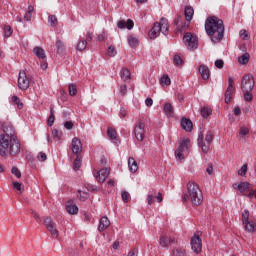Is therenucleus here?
<instances>
[{
	"label": "nucleus",
	"mask_w": 256,
	"mask_h": 256,
	"mask_svg": "<svg viewBox=\"0 0 256 256\" xmlns=\"http://www.w3.org/2000/svg\"><path fill=\"white\" fill-rule=\"evenodd\" d=\"M109 173H111L109 168H102L100 171H93V175L98 183H105L106 179L109 177Z\"/></svg>",
	"instance_id": "12"
},
{
	"label": "nucleus",
	"mask_w": 256,
	"mask_h": 256,
	"mask_svg": "<svg viewBox=\"0 0 256 256\" xmlns=\"http://www.w3.org/2000/svg\"><path fill=\"white\" fill-rule=\"evenodd\" d=\"M80 201H85L86 199H89V193L82 192L81 190L78 191Z\"/></svg>",
	"instance_id": "48"
},
{
	"label": "nucleus",
	"mask_w": 256,
	"mask_h": 256,
	"mask_svg": "<svg viewBox=\"0 0 256 256\" xmlns=\"http://www.w3.org/2000/svg\"><path fill=\"white\" fill-rule=\"evenodd\" d=\"M7 153L10 157H17L21 153V143L11 126L5 127L4 134L0 135V157H7Z\"/></svg>",
	"instance_id": "1"
},
{
	"label": "nucleus",
	"mask_w": 256,
	"mask_h": 256,
	"mask_svg": "<svg viewBox=\"0 0 256 256\" xmlns=\"http://www.w3.org/2000/svg\"><path fill=\"white\" fill-rule=\"evenodd\" d=\"M183 201H190L193 207H199L203 203V192L199 185L193 181L187 184V193L182 195Z\"/></svg>",
	"instance_id": "3"
},
{
	"label": "nucleus",
	"mask_w": 256,
	"mask_h": 256,
	"mask_svg": "<svg viewBox=\"0 0 256 256\" xmlns=\"http://www.w3.org/2000/svg\"><path fill=\"white\" fill-rule=\"evenodd\" d=\"M160 84H161V85H166V86L171 85V78H169L168 75H163V76L160 78Z\"/></svg>",
	"instance_id": "36"
},
{
	"label": "nucleus",
	"mask_w": 256,
	"mask_h": 256,
	"mask_svg": "<svg viewBox=\"0 0 256 256\" xmlns=\"http://www.w3.org/2000/svg\"><path fill=\"white\" fill-rule=\"evenodd\" d=\"M243 93H244V99L248 103H251V101H253V94H251V91H243Z\"/></svg>",
	"instance_id": "44"
},
{
	"label": "nucleus",
	"mask_w": 256,
	"mask_h": 256,
	"mask_svg": "<svg viewBox=\"0 0 256 256\" xmlns=\"http://www.w3.org/2000/svg\"><path fill=\"white\" fill-rule=\"evenodd\" d=\"M12 175H15L17 179H21V171H19V168L13 167L11 170Z\"/></svg>",
	"instance_id": "51"
},
{
	"label": "nucleus",
	"mask_w": 256,
	"mask_h": 256,
	"mask_svg": "<svg viewBox=\"0 0 256 256\" xmlns=\"http://www.w3.org/2000/svg\"><path fill=\"white\" fill-rule=\"evenodd\" d=\"M37 159L38 161H47V154H45V152H39L37 155Z\"/></svg>",
	"instance_id": "54"
},
{
	"label": "nucleus",
	"mask_w": 256,
	"mask_h": 256,
	"mask_svg": "<svg viewBox=\"0 0 256 256\" xmlns=\"http://www.w3.org/2000/svg\"><path fill=\"white\" fill-rule=\"evenodd\" d=\"M109 225H111V222L109 221V218L107 217H102L100 219V223H99V226H98V231H105V229H108Z\"/></svg>",
	"instance_id": "22"
},
{
	"label": "nucleus",
	"mask_w": 256,
	"mask_h": 256,
	"mask_svg": "<svg viewBox=\"0 0 256 256\" xmlns=\"http://www.w3.org/2000/svg\"><path fill=\"white\" fill-rule=\"evenodd\" d=\"M66 211L69 213V215H77L79 213V207L73 204V202L68 201L66 203Z\"/></svg>",
	"instance_id": "20"
},
{
	"label": "nucleus",
	"mask_w": 256,
	"mask_h": 256,
	"mask_svg": "<svg viewBox=\"0 0 256 256\" xmlns=\"http://www.w3.org/2000/svg\"><path fill=\"white\" fill-rule=\"evenodd\" d=\"M169 35V20L161 18L160 22H157L149 32L150 39H157L160 34Z\"/></svg>",
	"instance_id": "4"
},
{
	"label": "nucleus",
	"mask_w": 256,
	"mask_h": 256,
	"mask_svg": "<svg viewBox=\"0 0 256 256\" xmlns=\"http://www.w3.org/2000/svg\"><path fill=\"white\" fill-rule=\"evenodd\" d=\"M52 137H54V139H57L59 141V140H61V137H63V132H61L57 129H53L52 130Z\"/></svg>",
	"instance_id": "40"
},
{
	"label": "nucleus",
	"mask_w": 256,
	"mask_h": 256,
	"mask_svg": "<svg viewBox=\"0 0 256 256\" xmlns=\"http://www.w3.org/2000/svg\"><path fill=\"white\" fill-rule=\"evenodd\" d=\"M71 147L74 155H79L83 151V144H81V140L77 137L72 139Z\"/></svg>",
	"instance_id": "16"
},
{
	"label": "nucleus",
	"mask_w": 256,
	"mask_h": 256,
	"mask_svg": "<svg viewBox=\"0 0 256 256\" xmlns=\"http://www.w3.org/2000/svg\"><path fill=\"white\" fill-rule=\"evenodd\" d=\"M173 63L176 66L183 65V59L181 58V56L176 54V55H174Z\"/></svg>",
	"instance_id": "42"
},
{
	"label": "nucleus",
	"mask_w": 256,
	"mask_h": 256,
	"mask_svg": "<svg viewBox=\"0 0 256 256\" xmlns=\"http://www.w3.org/2000/svg\"><path fill=\"white\" fill-rule=\"evenodd\" d=\"M192 251L198 255V253L203 249V242L200 237L195 235L191 238Z\"/></svg>",
	"instance_id": "15"
},
{
	"label": "nucleus",
	"mask_w": 256,
	"mask_h": 256,
	"mask_svg": "<svg viewBox=\"0 0 256 256\" xmlns=\"http://www.w3.org/2000/svg\"><path fill=\"white\" fill-rule=\"evenodd\" d=\"M55 123V111L53 108L50 110V116L48 118V126L53 127V124Z\"/></svg>",
	"instance_id": "35"
},
{
	"label": "nucleus",
	"mask_w": 256,
	"mask_h": 256,
	"mask_svg": "<svg viewBox=\"0 0 256 256\" xmlns=\"http://www.w3.org/2000/svg\"><path fill=\"white\" fill-rule=\"evenodd\" d=\"M33 53L38 57L41 63V69L45 70L48 67L47 64V55L45 54V50L39 46L34 47Z\"/></svg>",
	"instance_id": "8"
},
{
	"label": "nucleus",
	"mask_w": 256,
	"mask_h": 256,
	"mask_svg": "<svg viewBox=\"0 0 256 256\" xmlns=\"http://www.w3.org/2000/svg\"><path fill=\"white\" fill-rule=\"evenodd\" d=\"M145 105H146V107H152L153 106V99L152 98H147L145 100Z\"/></svg>",
	"instance_id": "63"
},
{
	"label": "nucleus",
	"mask_w": 256,
	"mask_h": 256,
	"mask_svg": "<svg viewBox=\"0 0 256 256\" xmlns=\"http://www.w3.org/2000/svg\"><path fill=\"white\" fill-rule=\"evenodd\" d=\"M238 175H241V177L247 175V164H244L241 169L238 170Z\"/></svg>",
	"instance_id": "49"
},
{
	"label": "nucleus",
	"mask_w": 256,
	"mask_h": 256,
	"mask_svg": "<svg viewBox=\"0 0 256 256\" xmlns=\"http://www.w3.org/2000/svg\"><path fill=\"white\" fill-rule=\"evenodd\" d=\"M64 127H65V129H68L69 131H71V129H73V127H74V124L71 121H66L64 123Z\"/></svg>",
	"instance_id": "58"
},
{
	"label": "nucleus",
	"mask_w": 256,
	"mask_h": 256,
	"mask_svg": "<svg viewBox=\"0 0 256 256\" xmlns=\"http://www.w3.org/2000/svg\"><path fill=\"white\" fill-rule=\"evenodd\" d=\"M130 198H131V195H129V192L127 191L122 192V201L124 203H127Z\"/></svg>",
	"instance_id": "55"
},
{
	"label": "nucleus",
	"mask_w": 256,
	"mask_h": 256,
	"mask_svg": "<svg viewBox=\"0 0 256 256\" xmlns=\"http://www.w3.org/2000/svg\"><path fill=\"white\" fill-rule=\"evenodd\" d=\"M121 95H127V85L120 86Z\"/></svg>",
	"instance_id": "62"
},
{
	"label": "nucleus",
	"mask_w": 256,
	"mask_h": 256,
	"mask_svg": "<svg viewBox=\"0 0 256 256\" xmlns=\"http://www.w3.org/2000/svg\"><path fill=\"white\" fill-rule=\"evenodd\" d=\"M239 135L241 137H246V135H249V128L247 127H241L239 131Z\"/></svg>",
	"instance_id": "50"
},
{
	"label": "nucleus",
	"mask_w": 256,
	"mask_h": 256,
	"mask_svg": "<svg viewBox=\"0 0 256 256\" xmlns=\"http://www.w3.org/2000/svg\"><path fill=\"white\" fill-rule=\"evenodd\" d=\"M235 80H233V77L228 78V88L235 89Z\"/></svg>",
	"instance_id": "57"
},
{
	"label": "nucleus",
	"mask_w": 256,
	"mask_h": 256,
	"mask_svg": "<svg viewBox=\"0 0 256 256\" xmlns=\"http://www.w3.org/2000/svg\"><path fill=\"white\" fill-rule=\"evenodd\" d=\"M159 243L161 247H169V245L177 243V238H175L174 236H169L167 234H161Z\"/></svg>",
	"instance_id": "13"
},
{
	"label": "nucleus",
	"mask_w": 256,
	"mask_h": 256,
	"mask_svg": "<svg viewBox=\"0 0 256 256\" xmlns=\"http://www.w3.org/2000/svg\"><path fill=\"white\" fill-rule=\"evenodd\" d=\"M239 35H240L241 39H243L244 41H248L249 34L247 33V30H245V29L240 30Z\"/></svg>",
	"instance_id": "47"
},
{
	"label": "nucleus",
	"mask_w": 256,
	"mask_h": 256,
	"mask_svg": "<svg viewBox=\"0 0 256 256\" xmlns=\"http://www.w3.org/2000/svg\"><path fill=\"white\" fill-rule=\"evenodd\" d=\"M185 248H174L172 250V256H185Z\"/></svg>",
	"instance_id": "32"
},
{
	"label": "nucleus",
	"mask_w": 256,
	"mask_h": 256,
	"mask_svg": "<svg viewBox=\"0 0 256 256\" xmlns=\"http://www.w3.org/2000/svg\"><path fill=\"white\" fill-rule=\"evenodd\" d=\"M68 90H69V95H71V97H75V95H77V85L69 84Z\"/></svg>",
	"instance_id": "37"
},
{
	"label": "nucleus",
	"mask_w": 256,
	"mask_h": 256,
	"mask_svg": "<svg viewBox=\"0 0 256 256\" xmlns=\"http://www.w3.org/2000/svg\"><path fill=\"white\" fill-rule=\"evenodd\" d=\"M13 35V29L11 26H5L4 27V37H11Z\"/></svg>",
	"instance_id": "45"
},
{
	"label": "nucleus",
	"mask_w": 256,
	"mask_h": 256,
	"mask_svg": "<svg viewBox=\"0 0 256 256\" xmlns=\"http://www.w3.org/2000/svg\"><path fill=\"white\" fill-rule=\"evenodd\" d=\"M134 135L137 141H143L145 139V123L139 122L134 128Z\"/></svg>",
	"instance_id": "14"
},
{
	"label": "nucleus",
	"mask_w": 256,
	"mask_h": 256,
	"mask_svg": "<svg viewBox=\"0 0 256 256\" xmlns=\"http://www.w3.org/2000/svg\"><path fill=\"white\" fill-rule=\"evenodd\" d=\"M249 222V210H244L242 212V223H247Z\"/></svg>",
	"instance_id": "46"
},
{
	"label": "nucleus",
	"mask_w": 256,
	"mask_h": 256,
	"mask_svg": "<svg viewBox=\"0 0 256 256\" xmlns=\"http://www.w3.org/2000/svg\"><path fill=\"white\" fill-rule=\"evenodd\" d=\"M87 191H97V186L93 184H86Z\"/></svg>",
	"instance_id": "60"
},
{
	"label": "nucleus",
	"mask_w": 256,
	"mask_h": 256,
	"mask_svg": "<svg viewBox=\"0 0 256 256\" xmlns=\"http://www.w3.org/2000/svg\"><path fill=\"white\" fill-rule=\"evenodd\" d=\"M211 113H212L211 108H209V107H202L201 108V115L203 117H209V115H211Z\"/></svg>",
	"instance_id": "41"
},
{
	"label": "nucleus",
	"mask_w": 256,
	"mask_h": 256,
	"mask_svg": "<svg viewBox=\"0 0 256 256\" xmlns=\"http://www.w3.org/2000/svg\"><path fill=\"white\" fill-rule=\"evenodd\" d=\"M253 87H255V79L253 78V75L245 74L241 81L242 91H253Z\"/></svg>",
	"instance_id": "7"
},
{
	"label": "nucleus",
	"mask_w": 256,
	"mask_h": 256,
	"mask_svg": "<svg viewBox=\"0 0 256 256\" xmlns=\"http://www.w3.org/2000/svg\"><path fill=\"white\" fill-rule=\"evenodd\" d=\"M235 189H239L242 195H247L248 191H251V184L249 182H241L240 184H234Z\"/></svg>",
	"instance_id": "17"
},
{
	"label": "nucleus",
	"mask_w": 256,
	"mask_h": 256,
	"mask_svg": "<svg viewBox=\"0 0 256 256\" xmlns=\"http://www.w3.org/2000/svg\"><path fill=\"white\" fill-rule=\"evenodd\" d=\"M128 167L131 173H137V169H139V166L137 165V161H135V158L129 157Z\"/></svg>",
	"instance_id": "23"
},
{
	"label": "nucleus",
	"mask_w": 256,
	"mask_h": 256,
	"mask_svg": "<svg viewBox=\"0 0 256 256\" xmlns=\"http://www.w3.org/2000/svg\"><path fill=\"white\" fill-rule=\"evenodd\" d=\"M223 65H225V62H223V60L218 59L215 61V67H217V69H223Z\"/></svg>",
	"instance_id": "56"
},
{
	"label": "nucleus",
	"mask_w": 256,
	"mask_h": 256,
	"mask_svg": "<svg viewBox=\"0 0 256 256\" xmlns=\"http://www.w3.org/2000/svg\"><path fill=\"white\" fill-rule=\"evenodd\" d=\"M34 10L35 8L32 5L28 6V11L24 15L25 21H31L32 13Z\"/></svg>",
	"instance_id": "34"
},
{
	"label": "nucleus",
	"mask_w": 256,
	"mask_h": 256,
	"mask_svg": "<svg viewBox=\"0 0 256 256\" xmlns=\"http://www.w3.org/2000/svg\"><path fill=\"white\" fill-rule=\"evenodd\" d=\"M22 185L23 184H21V183H19V182H13V187H14V189H16V191H22Z\"/></svg>",
	"instance_id": "59"
},
{
	"label": "nucleus",
	"mask_w": 256,
	"mask_h": 256,
	"mask_svg": "<svg viewBox=\"0 0 256 256\" xmlns=\"http://www.w3.org/2000/svg\"><path fill=\"white\" fill-rule=\"evenodd\" d=\"M44 225L54 239H57V237H59V230H57V226H55V223H53V220H51V218L46 217L44 219Z\"/></svg>",
	"instance_id": "11"
},
{
	"label": "nucleus",
	"mask_w": 256,
	"mask_h": 256,
	"mask_svg": "<svg viewBox=\"0 0 256 256\" xmlns=\"http://www.w3.org/2000/svg\"><path fill=\"white\" fill-rule=\"evenodd\" d=\"M117 26H118V29H125L126 27V29L131 30L133 29V27H135V23L131 19H128L127 22H125V20H120L117 23Z\"/></svg>",
	"instance_id": "18"
},
{
	"label": "nucleus",
	"mask_w": 256,
	"mask_h": 256,
	"mask_svg": "<svg viewBox=\"0 0 256 256\" xmlns=\"http://www.w3.org/2000/svg\"><path fill=\"white\" fill-rule=\"evenodd\" d=\"M48 23H50L51 27H55L57 25V16L50 15L48 17Z\"/></svg>",
	"instance_id": "43"
},
{
	"label": "nucleus",
	"mask_w": 256,
	"mask_h": 256,
	"mask_svg": "<svg viewBox=\"0 0 256 256\" xmlns=\"http://www.w3.org/2000/svg\"><path fill=\"white\" fill-rule=\"evenodd\" d=\"M107 135L109 137V139H111L113 141V139H117V131L115 129H113L112 127H109L107 129Z\"/></svg>",
	"instance_id": "33"
},
{
	"label": "nucleus",
	"mask_w": 256,
	"mask_h": 256,
	"mask_svg": "<svg viewBox=\"0 0 256 256\" xmlns=\"http://www.w3.org/2000/svg\"><path fill=\"white\" fill-rule=\"evenodd\" d=\"M73 169L75 171L79 170L81 168V160L79 159V157H77L75 160H74V164H73Z\"/></svg>",
	"instance_id": "53"
},
{
	"label": "nucleus",
	"mask_w": 256,
	"mask_h": 256,
	"mask_svg": "<svg viewBox=\"0 0 256 256\" xmlns=\"http://www.w3.org/2000/svg\"><path fill=\"white\" fill-rule=\"evenodd\" d=\"M128 45L130 47H137L139 45V39L135 35L128 36Z\"/></svg>",
	"instance_id": "28"
},
{
	"label": "nucleus",
	"mask_w": 256,
	"mask_h": 256,
	"mask_svg": "<svg viewBox=\"0 0 256 256\" xmlns=\"http://www.w3.org/2000/svg\"><path fill=\"white\" fill-rule=\"evenodd\" d=\"M108 55L109 57H115L117 55V50H115L114 46L108 47Z\"/></svg>",
	"instance_id": "52"
},
{
	"label": "nucleus",
	"mask_w": 256,
	"mask_h": 256,
	"mask_svg": "<svg viewBox=\"0 0 256 256\" xmlns=\"http://www.w3.org/2000/svg\"><path fill=\"white\" fill-rule=\"evenodd\" d=\"M183 41L185 45H187L188 49L190 50L197 49L198 47L197 36L192 35L191 32H187L184 35Z\"/></svg>",
	"instance_id": "9"
},
{
	"label": "nucleus",
	"mask_w": 256,
	"mask_h": 256,
	"mask_svg": "<svg viewBox=\"0 0 256 256\" xmlns=\"http://www.w3.org/2000/svg\"><path fill=\"white\" fill-rule=\"evenodd\" d=\"M56 49H57L58 55H61L63 53V51H65V43L61 40H57L56 41Z\"/></svg>",
	"instance_id": "31"
},
{
	"label": "nucleus",
	"mask_w": 256,
	"mask_h": 256,
	"mask_svg": "<svg viewBox=\"0 0 256 256\" xmlns=\"http://www.w3.org/2000/svg\"><path fill=\"white\" fill-rule=\"evenodd\" d=\"M18 87L21 89V91H27V89H29V78H27V73L25 70L19 71Z\"/></svg>",
	"instance_id": "10"
},
{
	"label": "nucleus",
	"mask_w": 256,
	"mask_h": 256,
	"mask_svg": "<svg viewBox=\"0 0 256 256\" xmlns=\"http://www.w3.org/2000/svg\"><path fill=\"white\" fill-rule=\"evenodd\" d=\"M184 13H185L186 21H191L193 19V15H195V10L193 9V7L187 6L185 8Z\"/></svg>",
	"instance_id": "25"
},
{
	"label": "nucleus",
	"mask_w": 256,
	"mask_h": 256,
	"mask_svg": "<svg viewBox=\"0 0 256 256\" xmlns=\"http://www.w3.org/2000/svg\"><path fill=\"white\" fill-rule=\"evenodd\" d=\"M87 48V40H82L77 44V51H85Z\"/></svg>",
	"instance_id": "39"
},
{
	"label": "nucleus",
	"mask_w": 256,
	"mask_h": 256,
	"mask_svg": "<svg viewBox=\"0 0 256 256\" xmlns=\"http://www.w3.org/2000/svg\"><path fill=\"white\" fill-rule=\"evenodd\" d=\"M12 103H14V105H17L18 109L23 108V104L21 103V99L17 96H12Z\"/></svg>",
	"instance_id": "38"
},
{
	"label": "nucleus",
	"mask_w": 256,
	"mask_h": 256,
	"mask_svg": "<svg viewBox=\"0 0 256 256\" xmlns=\"http://www.w3.org/2000/svg\"><path fill=\"white\" fill-rule=\"evenodd\" d=\"M202 79H204V81H207V79H209V77H211V72L209 71V67L205 66V65H200L199 69H198Z\"/></svg>",
	"instance_id": "19"
},
{
	"label": "nucleus",
	"mask_w": 256,
	"mask_h": 256,
	"mask_svg": "<svg viewBox=\"0 0 256 256\" xmlns=\"http://www.w3.org/2000/svg\"><path fill=\"white\" fill-rule=\"evenodd\" d=\"M164 113L165 115H167V117L173 116V106L171 105V103H166L164 105Z\"/></svg>",
	"instance_id": "30"
},
{
	"label": "nucleus",
	"mask_w": 256,
	"mask_h": 256,
	"mask_svg": "<svg viewBox=\"0 0 256 256\" xmlns=\"http://www.w3.org/2000/svg\"><path fill=\"white\" fill-rule=\"evenodd\" d=\"M120 77L122 81H129L131 79V72L127 68H123L120 72Z\"/></svg>",
	"instance_id": "27"
},
{
	"label": "nucleus",
	"mask_w": 256,
	"mask_h": 256,
	"mask_svg": "<svg viewBox=\"0 0 256 256\" xmlns=\"http://www.w3.org/2000/svg\"><path fill=\"white\" fill-rule=\"evenodd\" d=\"M191 147V140L184 139L180 142L178 149L175 151V157L179 161H183L185 159V155L189 153V148Z\"/></svg>",
	"instance_id": "6"
},
{
	"label": "nucleus",
	"mask_w": 256,
	"mask_h": 256,
	"mask_svg": "<svg viewBox=\"0 0 256 256\" xmlns=\"http://www.w3.org/2000/svg\"><path fill=\"white\" fill-rule=\"evenodd\" d=\"M214 137L213 132L210 130L207 131L205 137L203 136V133H200L198 135V147H201L204 153H209V149L211 147V143H213Z\"/></svg>",
	"instance_id": "5"
},
{
	"label": "nucleus",
	"mask_w": 256,
	"mask_h": 256,
	"mask_svg": "<svg viewBox=\"0 0 256 256\" xmlns=\"http://www.w3.org/2000/svg\"><path fill=\"white\" fill-rule=\"evenodd\" d=\"M234 115H236V117H239V115H241V107L236 106L234 108Z\"/></svg>",
	"instance_id": "64"
},
{
	"label": "nucleus",
	"mask_w": 256,
	"mask_h": 256,
	"mask_svg": "<svg viewBox=\"0 0 256 256\" xmlns=\"http://www.w3.org/2000/svg\"><path fill=\"white\" fill-rule=\"evenodd\" d=\"M205 30L207 35L210 36L212 43H219V41L223 39V35L225 33L223 20L215 16L207 18L205 23Z\"/></svg>",
	"instance_id": "2"
},
{
	"label": "nucleus",
	"mask_w": 256,
	"mask_h": 256,
	"mask_svg": "<svg viewBox=\"0 0 256 256\" xmlns=\"http://www.w3.org/2000/svg\"><path fill=\"white\" fill-rule=\"evenodd\" d=\"M181 127L184 131L191 132L193 130V122L187 118H182Z\"/></svg>",
	"instance_id": "21"
},
{
	"label": "nucleus",
	"mask_w": 256,
	"mask_h": 256,
	"mask_svg": "<svg viewBox=\"0 0 256 256\" xmlns=\"http://www.w3.org/2000/svg\"><path fill=\"white\" fill-rule=\"evenodd\" d=\"M148 205H151L152 203H155V197L153 194H149L147 197Z\"/></svg>",
	"instance_id": "61"
},
{
	"label": "nucleus",
	"mask_w": 256,
	"mask_h": 256,
	"mask_svg": "<svg viewBox=\"0 0 256 256\" xmlns=\"http://www.w3.org/2000/svg\"><path fill=\"white\" fill-rule=\"evenodd\" d=\"M235 92V88H227L225 92V103H231V96Z\"/></svg>",
	"instance_id": "29"
},
{
	"label": "nucleus",
	"mask_w": 256,
	"mask_h": 256,
	"mask_svg": "<svg viewBox=\"0 0 256 256\" xmlns=\"http://www.w3.org/2000/svg\"><path fill=\"white\" fill-rule=\"evenodd\" d=\"M243 225H245V231H248V233H255L256 223L254 221L244 222Z\"/></svg>",
	"instance_id": "24"
},
{
	"label": "nucleus",
	"mask_w": 256,
	"mask_h": 256,
	"mask_svg": "<svg viewBox=\"0 0 256 256\" xmlns=\"http://www.w3.org/2000/svg\"><path fill=\"white\" fill-rule=\"evenodd\" d=\"M249 59H251V55L246 52L238 57V63H240V65H247L249 63Z\"/></svg>",
	"instance_id": "26"
}]
</instances>
